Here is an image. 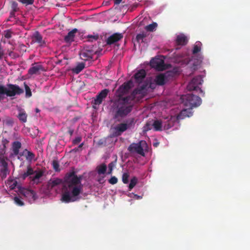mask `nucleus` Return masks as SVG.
<instances>
[{
	"mask_svg": "<svg viewBox=\"0 0 250 250\" xmlns=\"http://www.w3.org/2000/svg\"><path fill=\"white\" fill-rule=\"evenodd\" d=\"M35 175L34 176H30L29 179L34 184L38 185L40 183V179L43 176V172L42 170L35 171Z\"/></svg>",
	"mask_w": 250,
	"mask_h": 250,
	"instance_id": "aec40b11",
	"label": "nucleus"
},
{
	"mask_svg": "<svg viewBox=\"0 0 250 250\" xmlns=\"http://www.w3.org/2000/svg\"><path fill=\"white\" fill-rule=\"evenodd\" d=\"M155 81L157 84L164 85L165 83L166 76L164 74H159L156 76Z\"/></svg>",
	"mask_w": 250,
	"mask_h": 250,
	"instance_id": "c85d7f7f",
	"label": "nucleus"
},
{
	"mask_svg": "<svg viewBox=\"0 0 250 250\" xmlns=\"http://www.w3.org/2000/svg\"><path fill=\"white\" fill-rule=\"evenodd\" d=\"M148 87L147 83H144L140 85L139 87L135 89L133 92L135 94H144L146 93L147 88Z\"/></svg>",
	"mask_w": 250,
	"mask_h": 250,
	"instance_id": "a878e982",
	"label": "nucleus"
},
{
	"mask_svg": "<svg viewBox=\"0 0 250 250\" xmlns=\"http://www.w3.org/2000/svg\"><path fill=\"white\" fill-rule=\"evenodd\" d=\"M192 108L188 107L187 109H184L178 114L175 121L173 120V126L176 124L179 123L180 120L185 119L186 117H190L192 116L193 112Z\"/></svg>",
	"mask_w": 250,
	"mask_h": 250,
	"instance_id": "9d476101",
	"label": "nucleus"
},
{
	"mask_svg": "<svg viewBox=\"0 0 250 250\" xmlns=\"http://www.w3.org/2000/svg\"><path fill=\"white\" fill-rule=\"evenodd\" d=\"M14 201L15 203L19 206H22L24 205L23 202L18 197H15Z\"/></svg>",
	"mask_w": 250,
	"mask_h": 250,
	"instance_id": "37998d69",
	"label": "nucleus"
},
{
	"mask_svg": "<svg viewBox=\"0 0 250 250\" xmlns=\"http://www.w3.org/2000/svg\"><path fill=\"white\" fill-rule=\"evenodd\" d=\"M21 144L19 141H15L12 144V151L13 155L17 156L19 154V150L21 148Z\"/></svg>",
	"mask_w": 250,
	"mask_h": 250,
	"instance_id": "bb28decb",
	"label": "nucleus"
},
{
	"mask_svg": "<svg viewBox=\"0 0 250 250\" xmlns=\"http://www.w3.org/2000/svg\"><path fill=\"white\" fill-rule=\"evenodd\" d=\"M151 129V125L149 123H147L144 127V131H147Z\"/></svg>",
	"mask_w": 250,
	"mask_h": 250,
	"instance_id": "8fccbe9b",
	"label": "nucleus"
},
{
	"mask_svg": "<svg viewBox=\"0 0 250 250\" xmlns=\"http://www.w3.org/2000/svg\"><path fill=\"white\" fill-rule=\"evenodd\" d=\"M7 86L9 89L4 86V90L5 95L9 97H13L16 95H20L24 92L22 88L16 84H8Z\"/></svg>",
	"mask_w": 250,
	"mask_h": 250,
	"instance_id": "0eeeda50",
	"label": "nucleus"
},
{
	"mask_svg": "<svg viewBox=\"0 0 250 250\" xmlns=\"http://www.w3.org/2000/svg\"><path fill=\"white\" fill-rule=\"evenodd\" d=\"M146 76V72L144 69L139 70L134 75V79L136 82L140 83L144 79Z\"/></svg>",
	"mask_w": 250,
	"mask_h": 250,
	"instance_id": "6ab92c4d",
	"label": "nucleus"
},
{
	"mask_svg": "<svg viewBox=\"0 0 250 250\" xmlns=\"http://www.w3.org/2000/svg\"><path fill=\"white\" fill-rule=\"evenodd\" d=\"M101 181H102V179H100L98 180V182H100V183H101Z\"/></svg>",
	"mask_w": 250,
	"mask_h": 250,
	"instance_id": "e2e57ef3",
	"label": "nucleus"
},
{
	"mask_svg": "<svg viewBox=\"0 0 250 250\" xmlns=\"http://www.w3.org/2000/svg\"><path fill=\"white\" fill-rule=\"evenodd\" d=\"M106 169L107 166L104 163L96 167L97 171L99 174H104L106 172Z\"/></svg>",
	"mask_w": 250,
	"mask_h": 250,
	"instance_id": "c756f323",
	"label": "nucleus"
},
{
	"mask_svg": "<svg viewBox=\"0 0 250 250\" xmlns=\"http://www.w3.org/2000/svg\"><path fill=\"white\" fill-rule=\"evenodd\" d=\"M23 154H20V155L21 156Z\"/></svg>",
	"mask_w": 250,
	"mask_h": 250,
	"instance_id": "338daca9",
	"label": "nucleus"
},
{
	"mask_svg": "<svg viewBox=\"0 0 250 250\" xmlns=\"http://www.w3.org/2000/svg\"><path fill=\"white\" fill-rule=\"evenodd\" d=\"M201 43L199 42H196L194 44L193 50L192 53L193 54H196L199 52L201 50Z\"/></svg>",
	"mask_w": 250,
	"mask_h": 250,
	"instance_id": "72a5a7b5",
	"label": "nucleus"
},
{
	"mask_svg": "<svg viewBox=\"0 0 250 250\" xmlns=\"http://www.w3.org/2000/svg\"><path fill=\"white\" fill-rule=\"evenodd\" d=\"M13 53V52L11 51L9 53V55L11 56L12 55V54Z\"/></svg>",
	"mask_w": 250,
	"mask_h": 250,
	"instance_id": "680f3d73",
	"label": "nucleus"
},
{
	"mask_svg": "<svg viewBox=\"0 0 250 250\" xmlns=\"http://www.w3.org/2000/svg\"><path fill=\"white\" fill-rule=\"evenodd\" d=\"M134 101L131 96H119L111 106L113 118L119 121V119L125 118L132 111Z\"/></svg>",
	"mask_w": 250,
	"mask_h": 250,
	"instance_id": "f03ea898",
	"label": "nucleus"
},
{
	"mask_svg": "<svg viewBox=\"0 0 250 250\" xmlns=\"http://www.w3.org/2000/svg\"><path fill=\"white\" fill-rule=\"evenodd\" d=\"M85 65L83 62L78 63L77 66L72 69L73 73L76 74H79L80 73L84 68Z\"/></svg>",
	"mask_w": 250,
	"mask_h": 250,
	"instance_id": "7c9ffc66",
	"label": "nucleus"
},
{
	"mask_svg": "<svg viewBox=\"0 0 250 250\" xmlns=\"http://www.w3.org/2000/svg\"><path fill=\"white\" fill-rule=\"evenodd\" d=\"M20 193L29 200L35 201L37 198L36 192L31 189L22 188L21 189Z\"/></svg>",
	"mask_w": 250,
	"mask_h": 250,
	"instance_id": "2eb2a0df",
	"label": "nucleus"
},
{
	"mask_svg": "<svg viewBox=\"0 0 250 250\" xmlns=\"http://www.w3.org/2000/svg\"><path fill=\"white\" fill-rule=\"evenodd\" d=\"M6 123L7 125H12L14 123L13 120L12 119H8L6 120Z\"/></svg>",
	"mask_w": 250,
	"mask_h": 250,
	"instance_id": "864d4df0",
	"label": "nucleus"
},
{
	"mask_svg": "<svg viewBox=\"0 0 250 250\" xmlns=\"http://www.w3.org/2000/svg\"><path fill=\"white\" fill-rule=\"evenodd\" d=\"M26 152L27 154L25 155V157L27 160L31 161L35 157V154L31 151H28L27 149H25L24 153Z\"/></svg>",
	"mask_w": 250,
	"mask_h": 250,
	"instance_id": "c9c22d12",
	"label": "nucleus"
},
{
	"mask_svg": "<svg viewBox=\"0 0 250 250\" xmlns=\"http://www.w3.org/2000/svg\"><path fill=\"white\" fill-rule=\"evenodd\" d=\"M78 31L77 29L74 28L71 31L69 32L67 35L65 36L64 40L66 43H71L74 41L75 33Z\"/></svg>",
	"mask_w": 250,
	"mask_h": 250,
	"instance_id": "4be33fe9",
	"label": "nucleus"
},
{
	"mask_svg": "<svg viewBox=\"0 0 250 250\" xmlns=\"http://www.w3.org/2000/svg\"><path fill=\"white\" fill-rule=\"evenodd\" d=\"M43 68L42 65L35 63L28 70V73L30 75L37 74L40 71H43Z\"/></svg>",
	"mask_w": 250,
	"mask_h": 250,
	"instance_id": "b1692460",
	"label": "nucleus"
},
{
	"mask_svg": "<svg viewBox=\"0 0 250 250\" xmlns=\"http://www.w3.org/2000/svg\"><path fill=\"white\" fill-rule=\"evenodd\" d=\"M82 138L81 136H78L75 138V139H74L72 141V144L74 145H76L78 144L79 143H80L82 141Z\"/></svg>",
	"mask_w": 250,
	"mask_h": 250,
	"instance_id": "09e8293b",
	"label": "nucleus"
},
{
	"mask_svg": "<svg viewBox=\"0 0 250 250\" xmlns=\"http://www.w3.org/2000/svg\"><path fill=\"white\" fill-rule=\"evenodd\" d=\"M188 40L187 36L183 34H181L177 36L175 43L176 45L184 46L188 42Z\"/></svg>",
	"mask_w": 250,
	"mask_h": 250,
	"instance_id": "a211bd4d",
	"label": "nucleus"
},
{
	"mask_svg": "<svg viewBox=\"0 0 250 250\" xmlns=\"http://www.w3.org/2000/svg\"><path fill=\"white\" fill-rule=\"evenodd\" d=\"M0 165L2 167L0 169L1 177L5 178L9 173V171L8 168V163L4 157H0Z\"/></svg>",
	"mask_w": 250,
	"mask_h": 250,
	"instance_id": "4468645a",
	"label": "nucleus"
},
{
	"mask_svg": "<svg viewBox=\"0 0 250 250\" xmlns=\"http://www.w3.org/2000/svg\"><path fill=\"white\" fill-rule=\"evenodd\" d=\"M85 39H87V41L88 42H93L97 41L99 39V36L97 33H93V35H88L85 37Z\"/></svg>",
	"mask_w": 250,
	"mask_h": 250,
	"instance_id": "2f4dec72",
	"label": "nucleus"
},
{
	"mask_svg": "<svg viewBox=\"0 0 250 250\" xmlns=\"http://www.w3.org/2000/svg\"><path fill=\"white\" fill-rule=\"evenodd\" d=\"M122 0H114V3L115 4H119L122 1Z\"/></svg>",
	"mask_w": 250,
	"mask_h": 250,
	"instance_id": "13d9d810",
	"label": "nucleus"
},
{
	"mask_svg": "<svg viewBox=\"0 0 250 250\" xmlns=\"http://www.w3.org/2000/svg\"><path fill=\"white\" fill-rule=\"evenodd\" d=\"M62 181L60 178L51 179L47 183L48 188L52 189L55 187L62 184Z\"/></svg>",
	"mask_w": 250,
	"mask_h": 250,
	"instance_id": "412c9836",
	"label": "nucleus"
},
{
	"mask_svg": "<svg viewBox=\"0 0 250 250\" xmlns=\"http://www.w3.org/2000/svg\"><path fill=\"white\" fill-rule=\"evenodd\" d=\"M150 65L151 67L158 71H163L167 68L165 63L164 59L160 58L152 59L150 61Z\"/></svg>",
	"mask_w": 250,
	"mask_h": 250,
	"instance_id": "6e6552de",
	"label": "nucleus"
},
{
	"mask_svg": "<svg viewBox=\"0 0 250 250\" xmlns=\"http://www.w3.org/2000/svg\"><path fill=\"white\" fill-rule=\"evenodd\" d=\"M146 37V34L142 33L137 34L136 37V40L138 43L143 42L144 39Z\"/></svg>",
	"mask_w": 250,
	"mask_h": 250,
	"instance_id": "e433bc0d",
	"label": "nucleus"
},
{
	"mask_svg": "<svg viewBox=\"0 0 250 250\" xmlns=\"http://www.w3.org/2000/svg\"><path fill=\"white\" fill-rule=\"evenodd\" d=\"M108 3H109V2H108V1H106V2H105V5H107V4H108Z\"/></svg>",
	"mask_w": 250,
	"mask_h": 250,
	"instance_id": "0e129e2a",
	"label": "nucleus"
},
{
	"mask_svg": "<svg viewBox=\"0 0 250 250\" xmlns=\"http://www.w3.org/2000/svg\"><path fill=\"white\" fill-rule=\"evenodd\" d=\"M203 83V80L201 76H197L194 77L188 83L187 86L188 91H198L201 93H203V91L200 87Z\"/></svg>",
	"mask_w": 250,
	"mask_h": 250,
	"instance_id": "423d86ee",
	"label": "nucleus"
},
{
	"mask_svg": "<svg viewBox=\"0 0 250 250\" xmlns=\"http://www.w3.org/2000/svg\"><path fill=\"white\" fill-rule=\"evenodd\" d=\"M11 9L12 10H13L14 12H17L19 10V8L18 7V3L15 1H12L11 2Z\"/></svg>",
	"mask_w": 250,
	"mask_h": 250,
	"instance_id": "c03bdc74",
	"label": "nucleus"
},
{
	"mask_svg": "<svg viewBox=\"0 0 250 250\" xmlns=\"http://www.w3.org/2000/svg\"><path fill=\"white\" fill-rule=\"evenodd\" d=\"M36 112H40V110L38 108H36Z\"/></svg>",
	"mask_w": 250,
	"mask_h": 250,
	"instance_id": "052dcab7",
	"label": "nucleus"
},
{
	"mask_svg": "<svg viewBox=\"0 0 250 250\" xmlns=\"http://www.w3.org/2000/svg\"><path fill=\"white\" fill-rule=\"evenodd\" d=\"M201 103V99L199 96L190 94L177 95L173 99V105L183 104L185 106L192 109L199 106Z\"/></svg>",
	"mask_w": 250,
	"mask_h": 250,
	"instance_id": "7ed1b4c3",
	"label": "nucleus"
},
{
	"mask_svg": "<svg viewBox=\"0 0 250 250\" xmlns=\"http://www.w3.org/2000/svg\"><path fill=\"white\" fill-rule=\"evenodd\" d=\"M19 111V113L17 116L19 120L22 123L26 122L27 115L25 111L23 109H20Z\"/></svg>",
	"mask_w": 250,
	"mask_h": 250,
	"instance_id": "cd10ccee",
	"label": "nucleus"
},
{
	"mask_svg": "<svg viewBox=\"0 0 250 250\" xmlns=\"http://www.w3.org/2000/svg\"><path fill=\"white\" fill-rule=\"evenodd\" d=\"M12 32L10 30H7L5 31V33L4 34L5 38L7 39H10L12 37Z\"/></svg>",
	"mask_w": 250,
	"mask_h": 250,
	"instance_id": "3c124183",
	"label": "nucleus"
},
{
	"mask_svg": "<svg viewBox=\"0 0 250 250\" xmlns=\"http://www.w3.org/2000/svg\"><path fill=\"white\" fill-rule=\"evenodd\" d=\"M124 37L123 33H115L107 38L106 40V44L111 45L122 40Z\"/></svg>",
	"mask_w": 250,
	"mask_h": 250,
	"instance_id": "ddd939ff",
	"label": "nucleus"
},
{
	"mask_svg": "<svg viewBox=\"0 0 250 250\" xmlns=\"http://www.w3.org/2000/svg\"><path fill=\"white\" fill-rule=\"evenodd\" d=\"M147 146L145 141H140L138 143H132L128 147V150L131 152H136L142 156H145L144 149Z\"/></svg>",
	"mask_w": 250,
	"mask_h": 250,
	"instance_id": "39448f33",
	"label": "nucleus"
},
{
	"mask_svg": "<svg viewBox=\"0 0 250 250\" xmlns=\"http://www.w3.org/2000/svg\"><path fill=\"white\" fill-rule=\"evenodd\" d=\"M108 182L111 185L116 184L118 182V179L115 176H112L111 178L108 180Z\"/></svg>",
	"mask_w": 250,
	"mask_h": 250,
	"instance_id": "de8ad7c7",
	"label": "nucleus"
},
{
	"mask_svg": "<svg viewBox=\"0 0 250 250\" xmlns=\"http://www.w3.org/2000/svg\"><path fill=\"white\" fill-rule=\"evenodd\" d=\"M173 62L180 63L181 65L187 64L189 62V60L185 58L183 54L173 55Z\"/></svg>",
	"mask_w": 250,
	"mask_h": 250,
	"instance_id": "dca6fc26",
	"label": "nucleus"
},
{
	"mask_svg": "<svg viewBox=\"0 0 250 250\" xmlns=\"http://www.w3.org/2000/svg\"><path fill=\"white\" fill-rule=\"evenodd\" d=\"M137 182L138 179L136 177H133L131 178L128 186L129 191H130L135 186Z\"/></svg>",
	"mask_w": 250,
	"mask_h": 250,
	"instance_id": "f704fd0d",
	"label": "nucleus"
},
{
	"mask_svg": "<svg viewBox=\"0 0 250 250\" xmlns=\"http://www.w3.org/2000/svg\"><path fill=\"white\" fill-rule=\"evenodd\" d=\"M4 95H5L4 86L0 84V102L3 100L4 99Z\"/></svg>",
	"mask_w": 250,
	"mask_h": 250,
	"instance_id": "58836bf2",
	"label": "nucleus"
},
{
	"mask_svg": "<svg viewBox=\"0 0 250 250\" xmlns=\"http://www.w3.org/2000/svg\"><path fill=\"white\" fill-rule=\"evenodd\" d=\"M132 82L128 81L124 83L119 88V91L122 93H125L127 92L131 88Z\"/></svg>",
	"mask_w": 250,
	"mask_h": 250,
	"instance_id": "393cba45",
	"label": "nucleus"
},
{
	"mask_svg": "<svg viewBox=\"0 0 250 250\" xmlns=\"http://www.w3.org/2000/svg\"><path fill=\"white\" fill-rule=\"evenodd\" d=\"M96 51L93 49H90L88 47H84L83 50L80 54L82 59L84 61H88L93 58L96 54Z\"/></svg>",
	"mask_w": 250,
	"mask_h": 250,
	"instance_id": "9b49d317",
	"label": "nucleus"
},
{
	"mask_svg": "<svg viewBox=\"0 0 250 250\" xmlns=\"http://www.w3.org/2000/svg\"><path fill=\"white\" fill-rule=\"evenodd\" d=\"M109 90L108 89H104L102 90L97 96L96 98L94 100L93 104L95 105L101 104L104 99H105L108 93Z\"/></svg>",
	"mask_w": 250,
	"mask_h": 250,
	"instance_id": "f8f14e48",
	"label": "nucleus"
},
{
	"mask_svg": "<svg viewBox=\"0 0 250 250\" xmlns=\"http://www.w3.org/2000/svg\"><path fill=\"white\" fill-rule=\"evenodd\" d=\"M136 123V120L134 118H130L126 120L124 122L119 124L113 128L112 136L118 137L127 129L133 128Z\"/></svg>",
	"mask_w": 250,
	"mask_h": 250,
	"instance_id": "20e7f679",
	"label": "nucleus"
},
{
	"mask_svg": "<svg viewBox=\"0 0 250 250\" xmlns=\"http://www.w3.org/2000/svg\"><path fill=\"white\" fill-rule=\"evenodd\" d=\"M173 77L174 76L175 74H177V73L178 72V69L175 67L173 66Z\"/></svg>",
	"mask_w": 250,
	"mask_h": 250,
	"instance_id": "6e6d98bb",
	"label": "nucleus"
},
{
	"mask_svg": "<svg viewBox=\"0 0 250 250\" xmlns=\"http://www.w3.org/2000/svg\"><path fill=\"white\" fill-rule=\"evenodd\" d=\"M116 164V160L111 162L108 165V171L107 172L108 174H110L112 172V170L113 169V168L115 167Z\"/></svg>",
	"mask_w": 250,
	"mask_h": 250,
	"instance_id": "4c0bfd02",
	"label": "nucleus"
},
{
	"mask_svg": "<svg viewBox=\"0 0 250 250\" xmlns=\"http://www.w3.org/2000/svg\"><path fill=\"white\" fill-rule=\"evenodd\" d=\"M158 26L156 22H153L152 23L145 26V29L148 32H153L155 31Z\"/></svg>",
	"mask_w": 250,
	"mask_h": 250,
	"instance_id": "473e14b6",
	"label": "nucleus"
},
{
	"mask_svg": "<svg viewBox=\"0 0 250 250\" xmlns=\"http://www.w3.org/2000/svg\"><path fill=\"white\" fill-rule=\"evenodd\" d=\"M52 166L55 171L58 172L60 171V169L59 168L60 165L57 160H54L52 161Z\"/></svg>",
	"mask_w": 250,
	"mask_h": 250,
	"instance_id": "a19ab883",
	"label": "nucleus"
},
{
	"mask_svg": "<svg viewBox=\"0 0 250 250\" xmlns=\"http://www.w3.org/2000/svg\"><path fill=\"white\" fill-rule=\"evenodd\" d=\"M68 133L71 136L74 133V129L70 127H68Z\"/></svg>",
	"mask_w": 250,
	"mask_h": 250,
	"instance_id": "5fc2aeb1",
	"label": "nucleus"
},
{
	"mask_svg": "<svg viewBox=\"0 0 250 250\" xmlns=\"http://www.w3.org/2000/svg\"><path fill=\"white\" fill-rule=\"evenodd\" d=\"M201 61L200 60H198L197 61V63H193V66L191 67V68L193 70H195L197 68V66L200 64Z\"/></svg>",
	"mask_w": 250,
	"mask_h": 250,
	"instance_id": "603ef678",
	"label": "nucleus"
},
{
	"mask_svg": "<svg viewBox=\"0 0 250 250\" xmlns=\"http://www.w3.org/2000/svg\"><path fill=\"white\" fill-rule=\"evenodd\" d=\"M84 144L83 143H81L77 147H75L71 150V152H77L78 151H81L82 150V148Z\"/></svg>",
	"mask_w": 250,
	"mask_h": 250,
	"instance_id": "a18cd8bd",
	"label": "nucleus"
},
{
	"mask_svg": "<svg viewBox=\"0 0 250 250\" xmlns=\"http://www.w3.org/2000/svg\"><path fill=\"white\" fill-rule=\"evenodd\" d=\"M3 55H4L3 51L1 47V45H0V60L2 58Z\"/></svg>",
	"mask_w": 250,
	"mask_h": 250,
	"instance_id": "4d7b16f0",
	"label": "nucleus"
},
{
	"mask_svg": "<svg viewBox=\"0 0 250 250\" xmlns=\"http://www.w3.org/2000/svg\"><path fill=\"white\" fill-rule=\"evenodd\" d=\"M32 42L38 43L40 46H44L45 45V42L42 40V37L39 32L36 31L32 37Z\"/></svg>",
	"mask_w": 250,
	"mask_h": 250,
	"instance_id": "f3484780",
	"label": "nucleus"
},
{
	"mask_svg": "<svg viewBox=\"0 0 250 250\" xmlns=\"http://www.w3.org/2000/svg\"><path fill=\"white\" fill-rule=\"evenodd\" d=\"M129 177V174L127 172H125L122 175V181L124 184H127L129 182L128 178Z\"/></svg>",
	"mask_w": 250,
	"mask_h": 250,
	"instance_id": "79ce46f5",
	"label": "nucleus"
},
{
	"mask_svg": "<svg viewBox=\"0 0 250 250\" xmlns=\"http://www.w3.org/2000/svg\"><path fill=\"white\" fill-rule=\"evenodd\" d=\"M82 178V175L78 176L74 171L66 174L64 177L65 185L61 198L62 202L68 203L79 199L78 196L83 188L81 183Z\"/></svg>",
	"mask_w": 250,
	"mask_h": 250,
	"instance_id": "f257e3e1",
	"label": "nucleus"
},
{
	"mask_svg": "<svg viewBox=\"0 0 250 250\" xmlns=\"http://www.w3.org/2000/svg\"><path fill=\"white\" fill-rule=\"evenodd\" d=\"M25 90V95L26 97H30L32 96V92L30 87L26 84L25 83H24Z\"/></svg>",
	"mask_w": 250,
	"mask_h": 250,
	"instance_id": "ea45409f",
	"label": "nucleus"
},
{
	"mask_svg": "<svg viewBox=\"0 0 250 250\" xmlns=\"http://www.w3.org/2000/svg\"><path fill=\"white\" fill-rule=\"evenodd\" d=\"M179 48V47H176V48H175V49H178Z\"/></svg>",
	"mask_w": 250,
	"mask_h": 250,
	"instance_id": "69168bd1",
	"label": "nucleus"
},
{
	"mask_svg": "<svg viewBox=\"0 0 250 250\" xmlns=\"http://www.w3.org/2000/svg\"><path fill=\"white\" fill-rule=\"evenodd\" d=\"M20 1L21 3L27 5L32 4L34 2V0H20Z\"/></svg>",
	"mask_w": 250,
	"mask_h": 250,
	"instance_id": "49530a36",
	"label": "nucleus"
},
{
	"mask_svg": "<svg viewBox=\"0 0 250 250\" xmlns=\"http://www.w3.org/2000/svg\"><path fill=\"white\" fill-rule=\"evenodd\" d=\"M172 119V116H170L169 120H167L165 122L162 123L159 120H155L152 124V126L155 131H161L162 127V124H164V127L165 129H168L171 127V121L170 120Z\"/></svg>",
	"mask_w": 250,
	"mask_h": 250,
	"instance_id": "1a4fd4ad",
	"label": "nucleus"
},
{
	"mask_svg": "<svg viewBox=\"0 0 250 250\" xmlns=\"http://www.w3.org/2000/svg\"><path fill=\"white\" fill-rule=\"evenodd\" d=\"M15 12L13 10H12L10 12V17H15Z\"/></svg>",
	"mask_w": 250,
	"mask_h": 250,
	"instance_id": "bf43d9fd",
	"label": "nucleus"
},
{
	"mask_svg": "<svg viewBox=\"0 0 250 250\" xmlns=\"http://www.w3.org/2000/svg\"><path fill=\"white\" fill-rule=\"evenodd\" d=\"M35 173V170H34V169L29 165L27 166V170L26 172H24L23 173H21L19 175V178L24 180L27 177L29 176L30 177L31 176V175H34Z\"/></svg>",
	"mask_w": 250,
	"mask_h": 250,
	"instance_id": "5701e85b",
	"label": "nucleus"
}]
</instances>
